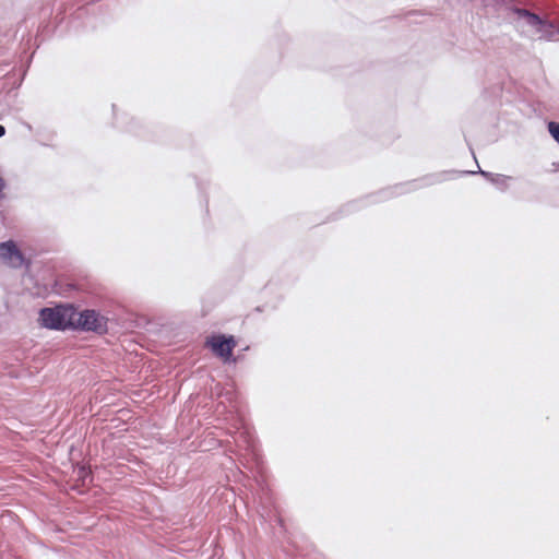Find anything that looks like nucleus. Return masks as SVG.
<instances>
[{
  "label": "nucleus",
  "mask_w": 559,
  "mask_h": 559,
  "mask_svg": "<svg viewBox=\"0 0 559 559\" xmlns=\"http://www.w3.org/2000/svg\"><path fill=\"white\" fill-rule=\"evenodd\" d=\"M79 474H80V475H84V474H86V472H85V469H84V468H80V469H79Z\"/></svg>",
  "instance_id": "obj_10"
},
{
  "label": "nucleus",
  "mask_w": 559,
  "mask_h": 559,
  "mask_svg": "<svg viewBox=\"0 0 559 559\" xmlns=\"http://www.w3.org/2000/svg\"><path fill=\"white\" fill-rule=\"evenodd\" d=\"M4 133H5V129H4V127H3V126H1V124H0V138H1L2 135H4Z\"/></svg>",
  "instance_id": "obj_9"
},
{
  "label": "nucleus",
  "mask_w": 559,
  "mask_h": 559,
  "mask_svg": "<svg viewBox=\"0 0 559 559\" xmlns=\"http://www.w3.org/2000/svg\"><path fill=\"white\" fill-rule=\"evenodd\" d=\"M0 259L12 267H20L24 259L13 241L0 243Z\"/></svg>",
  "instance_id": "obj_5"
},
{
  "label": "nucleus",
  "mask_w": 559,
  "mask_h": 559,
  "mask_svg": "<svg viewBox=\"0 0 559 559\" xmlns=\"http://www.w3.org/2000/svg\"><path fill=\"white\" fill-rule=\"evenodd\" d=\"M74 308L72 306H58L56 308H45L40 311L41 325L53 330H66L73 324L72 316Z\"/></svg>",
  "instance_id": "obj_1"
},
{
  "label": "nucleus",
  "mask_w": 559,
  "mask_h": 559,
  "mask_svg": "<svg viewBox=\"0 0 559 559\" xmlns=\"http://www.w3.org/2000/svg\"><path fill=\"white\" fill-rule=\"evenodd\" d=\"M510 19L522 34L531 38H535L537 31L544 27V20L524 9H512Z\"/></svg>",
  "instance_id": "obj_2"
},
{
  "label": "nucleus",
  "mask_w": 559,
  "mask_h": 559,
  "mask_svg": "<svg viewBox=\"0 0 559 559\" xmlns=\"http://www.w3.org/2000/svg\"><path fill=\"white\" fill-rule=\"evenodd\" d=\"M534 39L557 41L559 40V28H555L551 23L544 20V27L540 31H537V35Z\"/></svg>",
  "instance_id": "obj_6"
},
{
  "label": "nucleus",
  "mask_w": 559,
  "mask_h": 559,
  "mask_svg": "<svg viewBox=\"0 0 559 559\" xmlns=\"http://www.w3.org/2000/svg\"><path fill=\"white\" fill-rule=\"evenodd\" d=\"M548 131L554 140L559 144V123L555 121H550L548 123Z\"/></svg>",
  "instance_id": "obj_7"
},
{
  "label": "nucleus",
  "mask_w": 559,
  "mask_h": 559,
  "mask_svg": "<svg viewBox=\"0 0 559 559\" xmlns=\"http://www.w3.org/2000/svg\"><path fill=\"white\" fill-rule=\"evenodd\" d=\"M481 175L487 177L489 180H491L495 183H502V182H504L507 180V177H504V176H500V175L493 176V175L488 174L486 171H481Z\"/></svg>",
  "instance_id": "obj_8"
},
{
  "label": "nucleus",
  "mask_w": 559,
  "mask_h": 559,
  "mask_svg": "<svg viewBox=\"0 0 559 559\" xmlns=\"http://www.w3.org/2000/svg\"><path fill=\"white\" fill-rule=\"evenodd\" d=\"M206 345L216 356L221 357L224 361H228L231 358L233 349L236 346V341L233 336L218 334L209 337Z\"/></svg>",
  "instance_id": "obj_4"
},
{
  "label": "nucleus",
  "mask_w": 559,
  "mask_h": 559,
  "mask_svg": "<svg viewBox=\"0 0 559 559\" xmlns=\"http://www.w3.org/2000/svg\"><path fill=\"white\" fill-rule=\"evenodd\" d=\"M72 321L73 324H71V328L81 329L85 331H94L102 333L105 332L107 328L106 318L97 313L95 310H84L78 312L74 309Z\"/></svg>",
  "instance_id": "obj_3"
}]
</instances>
